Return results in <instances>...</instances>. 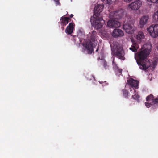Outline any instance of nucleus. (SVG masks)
<instances>
[{"label":"nucleus","mask_w":158,"mask_h":158,"mask_svg":"<svg viewBox=\"0 0 158 158\" xmlns=\"http://www.w3.org/2000/svg\"><path fill=\"white\" fill-rule=\"evenodd\" d=\"M131 41L132 44L131 47L129 49L134 52H136L137 50L139 48V46L138 44L136 42L135 40L133 39H131Z\"/></svg>","instance_id":"nucleus-14"},{"label":"nucleus","mask_w":158,"mask_h":158,"mask_svg":"<svg viewBox=\"0 0 158 158\" xmlns=\"http://www.w3.org/2000/svg\"><path fill=\"white\" fill-rule=\"evenodd\" d=\"M112 54L115 56L119 59L124 60L125 53L122 46L118 43H115L111 47Z\"/></svg>","instance_id":"nucleus-5"},{"label":"nucleus","mask_w":158,"mask_h":158,"mask_svg":"<svg viewBox=\"0 0 158 158\" xmlns=\"http://www.w3.org/2000/svg\"><path fill=\"white\" fill-rule=\"evenodd\" d=\"M123 15L124 10L123 9L111 12L109 15L111 19L107 22V26L111 28H117L120 27L121 24L118 19L121 18Z\"/></svg>","instance_id":"nucleus-1"},{"label":"nucleus","mask_w":158,"mask_h":158,"mask_svg":"<svg viewBox=\"0 0 158 158\" xmlns=\"http://www.w3.org/2000/svg\"><path fill=\"white\" fill-rule=\"evenodd\" d=\"M144 37L143 33L141 31H139L136 36V39L138 42H140V40Z\"/></svg>","instance_id":"nucleus-16"},{"label":"nucleus","mask_w":158,"mask_h":158,"mask_svg":"<svg viewBox=\"0 0 158 158\" xmlns=\"http://www.w3.org/2000/svg\"><path fill=\"white\" fill-rule=\"evenodd\" d=\"M98 46L97 49L96 50V52H98Z\"/></svg>","instance_id":"nucleus-30"},{"label":"nucleus","mask_w":158,"mask_h":158,"mask_svg":"<svg viewBox=\"0 0 158 158\" xmlns=\"http://www.w3.org/2000/svg\"><path fill=\"white\" fill-rule=\"evenodd\" d=\"M147 30L152 37L154 38L158 36V24L152 25Z\"/></svg>","instance_id":"nucleus-6"},{"label":"nucleus","mask_w":158,"mask_h":158,"mask_svg":"<svg viewBox=\"0 0 158 158\" xmlns=\"http://www.w3.org/2000/svg\"><path fill=\"white\" fill-rule=\"evenodd\" d=\"M99 82L101 84H102L103 83V82L102 81H99Z\"/></svg>","instance_id":"nucleus-31"},{"label":"nucleus","mask_w":158,"mask_h":158,"mask_svg":"<svg viewBox=\"0 0 158 158\" xmlns=\"http://www.w3.org/2000/svg\"><path fill=\"white\" fill-rule=\"evenodd\" d=\"M122 92L123 94V96L125 98H128V96L131 95L130 93H128L127 90L126 89H123Z\"/></svg>","instance_id":"nucleus-19"},{"label":"nucleus","mask_w":158,"mask_h":158,"mask_svg":"<svg viewBox=\"0 0 158 158\" xmlns=\"http://www.w3.org/2000/svg\"><path fill=\"white\" fill-rule=\"evenodd\" d=\"M153 21L155 22H158V10L155 12L153 16Z\"/></svg>","instance_id":"nucleus-18"},{"label":"nucleus","mask_w":158,"mask_h":158,"mask_svg":"<svg viewBox=\"0 0 158 158\" xmlns=\"http://www.w3.org/2000/svg\"><path fill=\"white\" fill-rule=\"evenodd\" d=\"M142 5V2L141 1L136 0L129 4L128 7L131 10L136 11L140 8Z\"/></svg>","instance_id":"nucleus-7"},{"label":"nucleus","mask_w":158,"mask_h":158,"mask_svg":"<svg viewBox=\"0 0 158 158\" xmlns=\"http://www.w3.org/2000/svg\"><path fill=\"white\" fill-rule=\"evenodd\" d=\"M148 2L155 3L158 2V0H147Z\"/></svg>","instance_id":"nucleus-25"},{"label":"nucleus","mask_w":158,"mask_h":158,"mask_svg":"<svg viewBox=\"0 0 158 158\" xmlns=\"http://www.w3.org/2000/svg\"><path fill=\"white\" fill-rule=\"evenodd\" d=\"M97 32L95 31H93L92 32L89 41L85 44L84 46L87 50L89 54H91L93 51V48L97 44V41L96 40Z\"/></svg>","instance_id":"nucleus-4"},{"label":"nucleus","mask_w":158,"mask_h":158,"mask_svg":"<svg viewBox=\"0 0 158 158\" xmlns=\"http://www.w3.org/2000/svg\"><path fill=\"white\" fill-rule=\"evenodd\" d=\"M153 104L152 102L150 103L149 102H145V105L147 108H149L151 107L152 105Z\"/></svg>","instance_id":"nucleus-24"},{"label":"nucleus","mask_w":158,"mask_h":158,"mask_svg":"<svg viewBox=\"0 0 158 158\" xmlns=\"http://www.w3.org/2000/svg\"><path fill=\"white\" fill-rule=\"evenodd\" d=\"M102 11V8L100 6H95L94 9V14L93 17L90 19V21L92 26L97 29L102 28L105 23L102 17H99L100 12Z\"/></svg>","instance_id":"nucleus-2"},{"label":"nucleus","mask_w":158,"mask_h":158,"mask_svg":"<svg viewBox=\"0 0 158 158\" xmlns=\"http://www.w3.org/2000/svg\"><path fill=\"white\" fill-rule=\"evenodd\" d=\"M60 24L62 27L65 26L69 22L71 21L69 17H67L63 16L61 17L60 19Z\"/></svg>","instance_id":"nucleus-13"},{"label":"nucleus","mask_w":158,"mask_h":158,"mask_svg":"<svg viewBox=\"0 0 158 158\" xmlns=\"http://www.w3.org/2000/svg\"><path fill=\"white\" fill-rule=\"evenodd\" d=\"M128 84L131 87L132 89H137L138 88L139 82L131 78L127 81Z\"/></svg>","instance_id":"nucleus-9"},{"label":"nucleus","mask_w":158,"mask_h":158,"mask_svg":"<svg viewBox=\"0 0 158 158\" xmlns=\"http://www.w3.org/2000/svg\"><path fill=\"white\" fill-rule=\"evenodd\" d=\"M149 18V16L147 15H144L140 18L139 21L140 27L142 28L144 25L147 24Z\"/></svg>","instance_id":"nucleus-10"},{"label":"nucleus","mask_w":158,"mask_h":158,"mask_svg":"<svg viewBox=\"0 0 158 158\" xmlns=\"http://www.w3.org/2000/svg\"><path fill=\"white\" fill-rule=\"evenodd\" d=\"M156 98H154L152 94H150L146 97V100L148 102H151L152 104H156L157 102L155 101V100Z\"/></svg>","instance_id":"nucleus-15"},{"label":"nucleus","mask_w":158,"mask_h":158,"mask_svg":"<svg viewBox=\"0 0 158 158\" xmlns=\"http://www.w3.org/2000/svg\"><path fill=\"white\" fill-rule=\"evenodd\" d=\"M149 54L148 52L146 49L144 50L139 53L138 57L139 60H137V62L139 66L140 69L145 70L150 67V65L149 63H146L143 62L142 61L146 58Z\"/></svg>","instance_id":"nucleus-3"},{"label":"nucleus","mask_w":158,"mask_h":158,"mask_svg":"<svg viewBox=\"0 0 158 158\" xmlns=\"http://www.w3.org/2000/svg\"><path fill=\"white\" fill-rule=\"evenodd\" d=\"M123 34V32L122 30L118 29H114L112 33V36L115 38L122 36Z\"/></svg>","instance_id":"nucleus-11"},{"label":"nucleus","mask_w":158,"mask_h":158,"mask_svg":"<svg viewBox=\"0 0 158 158\" xmlns=\"http://www.w3.org/2000/svg\"><path fill=\"white\" fill-rule=\"evenodd\" d=\"M155 102H157V103H158V98H156V100H155Z\"/></svg>","instance_id":"nucleus-29"},{"label":"nucleus","mask_w":158,"mask_h":158,"mask_svg":"<svg viewBox=\"0 0 158 158\" xmlns=\"http://www.w3.org/2000/svg\"><path fill=\"white\" fill-rule=\"evenodd\" d=\"M101 64L103 66L105 69H108L109 66L107 65V62L105 60H101Z\"/></svg>","instance_id":"nucleus-20"},{"label":"nucleus","mask_w":158,"mask_h":158,"mask_svg":"<svg viewBox=\"0 0 158 158\" xmlns=\"http://www.w3.org/2000/svg\"><path fill=\"white\" fill-rule=\"evenodd\" d=\"M130 91L131 92H132V93H135L134 95H132V97L135 100L138 101L139 100V98L140 97L137 94H136V91L134 90V89H132L131 88H130Z\"/></svg>","instance_id":"nucleus-17"},{"label":"nucleus","mask_w":158,"mask_h":158,"mask_svg":"<svg viewBox=\"0 0 158 158\" xmlns=\"http://www.w3.org/2000/svg\"><path fill=\"white\" fill-rule=\"evenodd\" d=\"M75 26L73 23H70L67 27L65 32L68 35L71 34L73 32Z\"/></svg>","instance_id":"nucleus-12"},{"label":"nucleus","mask_w":158,"mask_h":158,"mask_svg":"<svg viewBox=\"0 0 158 158\" xmlns=\"http://www.w3.org/2000/svg\"><path fill=\"white\" fill-rule=\"evenodd\" d=\"M115 59L114 58L113 59V60L112 61V64H113V67L114 70V71L117 70L119 69L116 63L115 62Z\"/></svg>","instance_id":"nucleus-21"},{"label":"nucleus","mask_w":158,"mask_h":158,"mask_svg":"<svg viewBox=\"0 0 158 158\" xmlns=\"http://www.w3.org/2000/svg\"><path fill=\"white\" fill-rule=\"evenodd\" d=\"M73 16V14H71L70 15V17H69L70 18H70H72Z\"/></svg>","instance_id":"nucleus-28"},{"label":"nucleus","mask_w":158,"mask_h":158,"mask_svg":"<svg viewBox=\"0 0 158 158\" xmlns=\"http://www.w3.org/2000/svg\"><path fill=\"white\" fill-rule=\"evenodd\" d=\"M62 28L63 30L64 29V28L63 27H62Z\"/></svg>","instance_id":"nucleus-32"},{"label":"nucleus","mask_w":158,"mask_h":158,"mask_svg":"<svg viewBox=\"0 0 158 158\" xmlns=\"http://www.w3.org/2000/svg\"><path fill=\"white\" fill-rule=\"evenodd\" d=\"M122 69H120L114 70L116 75L118 76H119L120 75L122 76Z\"/></svg>","instance_id":"nucleus-22"},{"label":"nucleus","mask_w":158,"mask_h":158,"mask_svg":"<svg viewBox=\"0 0 158 158\" xmlns=\"http://www.w3.org/2000/svg\"><path fill=\"white\" fill-rule=\"evenodd\" d=\"M131 0H124V1L126 2H129Z\"/></svg>","instance_id":"nucleus-27"},{"label":"nucleus","mask_w":158,"mask_h":158,"mask_svg":"<svg viewBox=\"0 0 158 158\" xmlns=\"http://www.w3.org/2000/svg\"><path fill=\"white\" fill-rule=\"evenodd\" d=\"M56 2V5H60V3L59 1V0H57L56 1V0H54Z\"/></svg>","instance_id":"nucleus-26"},{"label":"nucleus","mask_w":158,"mask_h":158,"mask_svg":"<svg viewBox=\"0 0 158 158\" xmlns=\"http://www.w3.org/2000/svg\"><path fill=\"white\" fill-rule=\"evenodd\" d=\"M123 29L126 33L132 34L134 31L133 28V24L130 22H127L123 25Z\"/></svg>","instance_id":"nucleus-8"},{"label":"nucleus","mask_w":158,"mask_h":158,"mask_svg":"<svg viewBox=\"0 0 158 158\" xmlns=\"http://www.w3.org/2000/svg\"><path fill=\"white\" fill-rule=\"evenodd\" d=\"M157 62L156 61H153L151 64V66L152 67V68L153 69H154L157 65Z\"/></svg>","instance_id":"nucleus-23"}]
</instances>
